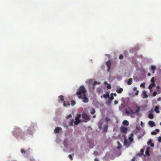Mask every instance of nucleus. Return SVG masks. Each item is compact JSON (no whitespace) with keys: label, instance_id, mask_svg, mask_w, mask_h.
Listing matches in <instances>:
<instances>
[{"label":"nucleus","instance_id":"nucleus-1","mask_svg":"<svg viewBox=\"0 0 161 161\" xmlns=\"http://www.w3.org/2000/svg\"><path fill=\"white\" fill-rule=\"evenodd\" d=\"M30 130L31 128H29L27 129V133L24 132H23L19 128L17 127L14 131L13 134L14 136L16 137L19 136L22 138H23L27 135L29 132H30Z\"/></svg>","mask_w":161,"mask_h":161},{"label":"nucleus","instance_id":"nucleus-2","mask_svg":"<svg viewBox=\"0 0 161 161\" xmlns=\"http://www.w3.org/2000/svg\"><path fill=\"white\" fill-rule=\"evenodd\" d=\"M86 91L84 86H80L76 92V94L78 95L79 98H81L82 95L86 94Z\"/></svg>","mask_w":161,"mask_h":161},{"label":"nucleus","instance_id":"nucleus-3","mask_svg":"<svg viewBox=\"0 0 161 161\" xmlns=\"http://www.w3.org/2000/svg\"><path fill=\"white\" fill-rule=\"evenodd\" d=\"M82 118L84 119V122H87L90 119V116L86 113H84L82 115Z\"/></svg>","mask_w":161,"mask_h":161},{"label":"nucleus","instance_id":"nucleus-4","mask_svg":"<svg viewBox=\"0 0 161 161\" xmlns=\"http://www.w3.org/2000/svg\"><path fill=\"white\" fill-rule=\"evenodd\" d=\"M125 113L127 114H135L134 111L131 108L129 107L125 109Z\"/></svg>","mask_w":161,"mask_h":161},{"label":"nucleus","instance_id":"nucleus-5","mask_svg":"<svg viewBox=\"0 0 161 161\" xmlns=\"http://www.w3.org/2000/svg\"><path fill=\"white\" fill-rule=\"evenodd\" d=\"M81 117V115L78 114L75 118V121L74 122L75 125H77L81 122V120L80 119Z\"/></svg>","mask_w":161,"mask_h":161},{"label":"nucleus","instance_id":"nucleus-6","mask_svg":"<svg viewBox=\"0 0 161 161\" xmlns=\"http://www.w3.org/2000/svg\"><path fill=\"white\" fill-rule=\"evenodd\" d=\"M120 130L121 132L123 133H125L128 130L127 128L123 126H121L120 128Z\"/></svg>","mask_w":161,"mask_h":161},{"label":"nucleus","instance_id":"nucleus-7","mask_svg":"<svg viewBox=\"0 0 161 161\" xmlns=\"http://www.w3.org/2000/svg\"><path fill=\"white\" fill-rule=\"evenodd\" d=\"M83 98V102L87 103L88 102L89 99L86 97V94L82 95V97L81 98Z\"/></svg>","mask_w":161,"mask_h":161},{"label":"nucleus","instance_id":"nucleus-8","mask_svg":"<svg viewBox=\"0 0 161 161\" xmlns=\"http://www.w3.org/2000/svg\"><path fill=\"white\" fill-rule=\"evenodd\" d=\"M106 64L107 66L108 67L107 71H108V72L109 71V70H110V67H111V63L110 61L109 60H108L106 62Z\"/></svg>","mask_w":161,"mask_h":161},{"label":"nucleus","instance_id":"nucleus-9","mask_svg":"<svg viewBox=\"0 0 161 161\" xmlns=\"http://www.w3.org/2000/svg\"><path fill=\"white\" fill-rule=\"evenodd\" d=\"M58 97L59 98L60 100L63 102V103H64L63 105H64V106L66 107L67 105H66V103H65V101L64 100V96L63 95H61L59 96Z\"/></svg>","mask_w":161,"mask_h":161},{"label":"nucleus","instance_id":"nucleus-10","mask_svg":"<svg viewBox=\"0 0 161 161\" xmlns=\"http://www.w3.org/2000/svg\"><path fill=\"white\" fill-rule=\"evenodd\" d=\"M62 130L61 127H56L54 130V132L55 133H58L59 132Z\"/></svg>","mask_w":161,"mask_h":161},{"label":"nucleus","instance_id":"nucleus-11","mask_svg":"<svg viewBox=\"0 0 161 161\" xmlns=\"http://www.w3.org/2000/svg\"><path fill=\"white\" fill-rule=\"evenodd\" d=\"M148 123L150 126L151 127H153L155 125V124L154 122L152 121H150L148 122Z\"/></svg>","mask_w":161,"mask_h":161},{"label":"nucleus","instance_id":"nucleus-12","mask_svg":"<svg viewBox=\"0 0 161 161\" xmlns=\"http://www.w3.org/2000/svg\"><path fill=\"white\" fill-rule=\"evenodd\" d=\"M29 150H26L23 149L21 150V152L23 154H25V153L28 154L29 153Z\"/></svg>","mask_w":161,"mask_h":161},{"label":"nucleus","instance_id":"nucleus-13","mask_svg":"<svg viewBox=\"0 0 161 161\" xmlns=\"http://www.w3.org/2000/svg\"><path fill=\"white\" fill-rule=\"evenodd\" d=\"M142 95L143 96V98H147L148 97V95L147 94V92L145 91H143Z\"/></svg>","mask_w":161,"mask_h":161},{"label":"nucleus","instance_id":"nucleus-14","mask_svg":"<svg viewBox=\"0 0 161 161\" xmlns=\"http://www.w3.org/2000/svg\"><path fill=\"white\" fill-rule=\"evenodd\" d=\"M155 86V84L154 83H152L149 86L148 88L149 89H151L153 87H154Z\"/></svg>","mask_w":161,"mask_h":161},{"label":"nucleus","instance_id":"nucleus-15","mask_svg":"<svg viewBox=\"0 0 161 161\" xmlns=\"http://www.w3.org/2000/svg\"><path fill=\"white\" fill-rule=\"evenodd\" d=\"M122 124L123 125L127 126H128L129 125L128 121L126 120H124L122 122Z\"/></svg>","mask_w":161,"mask_h":161},{"label":"nucleus","instance_id":"nucleus-16","mask_svg":"<svg viewBox=\"0 0 161 161\" xmlns=\"http://www.w3.org/2000/svg\"><path fill=\"white\" fill-rule=\"evenodd\" d=\"M103 96L104 98L105 99H106L107 98H108L109 97V92H108L106 94H103Z\"/></svg>","mask_w":161,"mask_h":161},{"label":"nucleus","instance_id":"nucleus-17","mask_svg":"<svg viewBox=\"0 0 161 161\" xmlns=\"http://www.w3.org/2000/svg\"><path fill=\"white\" fill-rule=\"evenodd\" d=\"M140 111V108L139 106H137V108L135 111V114H138Z\"/></svg>","mask_w":161,"mask_h":161},{"label":"nucleus","instance_id":"nucleus-18","mask_svg":"<svg viewBox=\"0 0 161 161\" xmlns=\"http://www.w3.org/2000/svg\"><path fill=\"white\" fill-rule=\"evenodd\" d=\"M108 125H105L103 128V131L104 132H106L108 130Z\"/></svg>","mask_w":161,"mask_h":161},{"label":"nucleus","instance_id":"nucleus-19","mask_svg":"<svg viewBox=\"0 0 161 161\" xmlns=\"http://www.w3.org/2000/svg\"><path fill=\"white\" fill-rule=\"evenodd\" d=\"M154 111L157 113H160V111L159 110V107L158 106H157L155 107Z\"/></svg>","mask_w":161,"mask_h":161},{"label":"nucleus","instance_id":"nucleus-20","mask_svg":"<svg viewBox=\"0 0 161 161\" xmlns=\"http://www.w3.org/2000/svg\"><path fill=\"white\" fill-rule=\"evenodd\" d=\"M113 93H111V97H108L109 98L108 101H111L114 99V97L113 96Z\"/></svg>","mask_w":161,"mask_h":161},{"label":"nucleus","instance_id":"nucleus-21","mask_svg":"<svg viewBox=\"0 0 161 161\" xmlns=\"http://www.w3.org/2000/svg\"><path fill=\"white\" fill-rule=\"evenodd\" d=\"M117 143L118 146L117 147L118 149H120L122 147V145L119 141H117Z\"/></svg>","mask_w":161,"mask_h":161},{"label":"nucleus","instance_id":"nucleus-22","mask_svg":"<svg viewBox=\"0 0 161 161\" xmlns=\"http://www.w3.org/2000/svg\"><path fill=\"white\" fill-rule=\"evenodd\" d=\"M123 91V89L120 88L119 89L116 90V92L118 93H121Z\"/></svg>","mask_w":161,"mask_h":161},{"label":"nucleus","instance_id":"nucleus-23","mask_svg":"<svg viewBox=\"0 0 161 161\" xmlns=\"http://www.w3.org/2000/svg\"><path fill=\"white\" fill-rule=\"evenodd\" d=\"M74 120L73 119H70V122L69 123V125L70 126H72L73 125V124L74 123Z\"/></svg>","mask_w":161,"mask_h":161},{"label":"nucleus","instance_id":"nucleus-24","mask_svg":"<svg viewBox=\"0 0 161 161\" xmlns=\"http://www.w3.org/2000/svg\"><path fill=\"white\" fill-rule=\"evenodd\" d=\"M132 78H130L129 80H128V81L127 82V84L128 85H130L132 84Z\"/></svg>","mask_w":161,"mask_h":161},{"label":"nucleus","instance_id":"nucleus-25","mask_svg":"<svg viewBox=\"0 0 161 161\" xmlns=\"http://www.w3.org/2000/svg\"><path fill=\"white\" fill-rule=\"evenodd\" d=\"M154 116L153 114L152 113H150L148 114V118L151 119H152L153 118Z\"/></svg>","mask_w":161,"mask_h":161},{"label":"nucleus","instance_id":"nucleus-26","mask_svg":"<svg viewBox=\"0 0 161 161\" xmlns=\"http://www.w3.org/2000/svg\"><path fill=\"white\" fill-rule=\"evenodd\" d=\"M124 145L125 146H127V145H128V142L126 140V139H124Z\"/></svg>","mask_w":161,"mask_h":161},{"label":"nucleus","instance_id":"nucleus-27","mask_svg":"<svg viewBox=\"0 0 161 161\" xmlns=\"http://www.w3.org/2000/svg\"><path fill=\"white\" fill-rule=\"evenodd\" d=\"M100 84V82H98L96 81H94L93 83V86H95L96 85Z\"/></svg>","mask_w":161,"mask_h":161},{"label":"nucleus","instance_id":"nucleus-28","mask_svg":"<svg viewBox=\"0 0 161 161\" xmlns=\"http://www.w3.org/2000/svg\"><path fill=\"white\" fill-rule=\"evenodd\" d=\"M74 155V154H69V158L71 159V160H73V158L72 157V156Z\"/></svg>","mask_w":161,"mask_h":161},{"label":"nucleus","instance_id":"nucleus-29","mask_svg":"<svg viewBox=\"0 0 161 161\" xmlns=\"http://www.w3.org/2000/svg\"><path fill=\"white\" fill-rule=\"evenodd\" d=\"M151 69L152 70H155L156 69V66L154 65H152L151 66Z\"/></svg>","mask_w":161,"mask_h":161},{"label":"nucleus","instance_id":"nucleus-30","mask_svg":"<svg viewBox=\"0 0 161 161\" xmlns=\"http://www.w3.org/2000/svg\"><path fill=\"white\" fill-rule=\"evenodd\" d=\"M93 154L95 156H97L98 155V153L97 151H94L93 152Z\"/></svg>","mask_w":161,"mask_h":161},{"label":"nucleus","instance_id":"nucleus-31","mask_svg":"<svg viewBox=\"0 0 161 161\" xmlns=\"http://www.w3.org/2000/svg\"><path fill=\"white\" fill-rule=\"evenodd\" d=\"M95 112V110L94 108H93L92 110V111L91 112V114H93Z\"/></svg>","mask_w":161,"mask_h":161},{"label":"nucleus","instance_id":"nucleus-32","mask_svg":"<svg viewBox=\"0 0 161 161\" xmlns=\"http://www.w3.org/2000/svg\"><path fill=\"white\" fill-rule=\"evenodd\" d=\"M129 140L130 142H132L133 141V138L130 136V137L129 138Z\"/></svg>","mask_w":161,"mask_h":161},{"label":"nucleus","instance_id":"nucleus-33","mask_svg":"<svg viewBox=\"0 0 161 161\" xmlns=\"http://www.w3.org/2000/svg\"><path fill=\"white\" fill-rule=\"evenodd\" d=\"M105 121L107 122H109L110 121V118H108V117H106L105 118Z\"/></svg>","mask_w":161,"mask_h":161},{"label":"nucleus","instance_id":"nucleus-34","mask_svg":"<svg viewBox=\"0 0 161 161\" xmlns=\"http://www.w3.org/2000/svg\"><path fill=\"white\" fill-rule=\"evenodd\" d=\"M75 104V102L74 100H72L71 101V104L73 106Z\"/></svg>","mask_w":161,"mask_h":161},{"label":"nucleus","instance_id":"nucleus-35","mask_svg":"<svg viewBox=\"0 0 161 161\" xmlns=\"http://www.w3.org/2000/svg\"><path fill=\"white\" fill-rule=\"evenodd\" d=\"M103 122L102 121H100L98 123V125H102L103 124Z\"/></svg>","mask_w":161,"mask_h":161},{"label":"nucleus","instance_id":"nucleus-36","mask_svg":"<svg viewBox=\"0 0 161 161\" xmlns=\"http://www.w3.org/2000/svg\"><path fill=\"white\" fill-rule=\"evenodd\" d=\"M140 86L144 88L145 87V83H141L140 84Z\"/></svg>","mask_w":161,"mask_h":161},{"label":"nucleus","instance_id":"nucleus-37","mask_svg":"<svg viewBox=\"0 0 161 161\" xmlns=\"http://www.w3.org/2000/svg\"><path fill=\"white\" fill-rule=\"evenodd\" d=\"M107 87L108 89H110L111 88V85L109 84L107 85Z\"/></svg>","mask_w":161,"mask_h":161},{"label":"nucleus","instance_id":"nucleus-38","mask_svg":"<svg viewBox=\"0 0 161 161\" xmlns=\"http://www.w3.org/2000/svg\"><path fill=\"white\" fill-rule=\"evenodd\" d=\"M156 134V132L154 131H153L151 132V134L152 135H155Z\"/></svg>","mask_w":161,"mask_h":161},{"label":"nucleus","instance_id":"nucleus-39","mask_svg":"<svg viewBox=\"0 0 161 161\" xmlns=\"http://www.w3.org/2000/svg\"><path fill=\"white\" fill-rule=\"evenodd\" d=\"M119 58L120 59H123V55L122 54H120L119 56Z\"/></svg>","mask_w":161,"mask_h":161},{"label":"nucleus","instance_id":"nucleus-40","mask_svg":"<svg viewBox=\"0 0 161 161\" xmlns=\"http://www.w3.org/2000/svg\"><path fill=\"white\" fill-rule=\"evenodd\" d=\"M145 153L147 155V156H149V151L148 150H147L146 152H145Z\"/></svg>","mask_w":161,"mask_h":161},{"label":"nucleus","instance_id":"nucleus-41","mask_svg":"<svg viewBox=\"0 0 161 161\" xmlns=\"http://www.w3.org/2000/svg\"><path fill=\"white\" fill-rule=\"evenodd\" d=\"M157 93L155 91L153 92V96H155L157 95Z\"/></svg>","mask_w":161,"mask_h":161},{"label":"nucleus","instance_id":"nucleus-42","mask_svg":"<svg viewBox=\"0 0 161 161\" xmlns=\"http://www.w3.org/2000/svg\"><path fill=\"white\" fill-rule=\"evenodd\" d=\"M140 152L141 154L143 155L144 153V150L143 149H141L140 150Z\"/></svg>","mask_w":161,"mask_h":161},{"label":"nucleus","instance_id":"nucleus-43","mask_svg":"<svg viewBox=\"0 0 161 161\" xmlns=\"http://www.w3.org/2000/svg\"><path fill=\"white\" fill-rule=\"evenodd\" d=\"M154 77L152 78L151 79V82L152 83H154Z\"/></svg>","mask_w":161,"mask_h":161},{"label":"nucleus","instance_id":"nucleus-44","mask_svg":"<svg viewBox=\"0 0 161 161\" xmlns=\"http://www.w3.org/2000/svg\"><path fill=\"white\" fill-rule=\"evenodd\" d=\"M139 93V91L138 90H136V92L135 93V96H137L138 94Z\"/></svg>","mask_w":161,"mask_h":161},{"label":"nucleus","instance_id":"nucleus-45","mask_svg":"<svg viewBox=\"0 0 161 161\" xmlns=\"http://www.w3.org/2000/svg\"><path fill=\"white\" fill-rule=\"evenodd\" d=\"M158 141L159 142H161V137H159L158 139Z\"/></svg>","mask_w":161,"mask_h":161},{"label":"nucleus","instance_id":"nucleus-46","mask_svg":"<svg viewBox=\"0 0 161 161\" xmlns=\"http://www.w3.org/2000/svg\"><path fill=\"white\" fill-rule=\"evenodd\" d=\"M66 103V105H67V106H69L70 105V103H69V102H65Z\"/></svg>","mask_w":161,"mask_h":161},{"label":"nucleus","instance_id":"nucleus-47","mask_svg":"<svg viewBox=\"0 0 161 161\" xmlns=\"http://www.w3.org/2000/svg\"><path fill=\"white\" fill-rule=\"evenodd\" d=\"M89 83H91V82H92L93 81L92 80V79H89Z\"/></svg>","mask_w":161,"mask_h":161},{"label":"nucleus","instance_id":"nucleus-48","mask_svg":"<svg viewBox=\"0 0 161 161\" xmlns=\"http://www.w3.org/2000/svg\"><path fill=\"white\" fill-rule=\"evenodd\" d=\"M152 142V141L151 140H149V141L147 142V144L148 145H149Z\"/></svg>","mask_w":161,"mask_h":161},{"label":"nucleus","instance_id":"nucleus-49","mask_svg":"<svg viewBox=\"0 0 161 161\" xmlns=\"http://www.w3.org/2000/svg\"><path fill=\"white\" fill-rule=\"evenodd\" d=\"M30 161H35V160L33 158H31L30 159Z\"/></svg>","mask_w":161,"mask_h":161},{"label":"nucleus","instance_id":"nucleus-50","mask_svg":"<svg viewBox=\"0 0 161 161\" xmlns=\"http://www.w3.org/2000/svg\"><path fill=\"white\" fill-rule=\"evenodd\" d=\"M72 117V115L70 114H69L68 117H67V118H71Z\"/></svg>","mask_w":161,"mask_h":161},{"label":"nucleus","instance_id":"nucleus-51","mask_svg":"<svg viewBox=\"0 0 161 161\" xmlns=\"http://www.w3.org/2000/svg\"><path fill=\"white\" fill-rule=\"evenodd\" d=\"M98 128L99 129L101 130L102 129V125H98Z\"/></svg>","mask_w":161,"mask_h":161},{"label":"nucleus","instance_id":"nucleus-52","mask_svg":"<svg viewBox=\"0 0 161 161\" xmlns=\"http://www.w3.org/2000/svg\"><path fill=\"white\" fill-rule=\"evenodd\" d=\"M136 129L138 130H140V127H139L136 126Z\"/></svg>","mask_w":161,"mask_h":161},{"label":"nucleus","instance_id":"nucleus-53","mask_svg":"<svg viewBox=\"0 0 161 161\" xmlns=\"http://www.w3.org/2000/svg\"><path fill=\"white\" fill-rule=\"evenodd\" d=\"M150 146L151 147H153L154 146V143H151V144H150Z\"/></svg>","mask_w":161,"mask_h":161},{"label":"nucleus","instance_id":"nucleus-54","mask_svg":"<svg viewBox=\"0 0 161 161\" xmlns=\"http://www.w3.org/2000/svg\"><path fill=\"white\" fill-rule=\"evenodd\" d=\"M136 160L135 157H133L131 159V161H135Z\"/></svg>","mask_w":161,"mask_h":161},{"label":"nucleus","instance_id":"nucleus-55","mask_svg":"<svg viewBox=\"0 0 161 161\" xmlns=\"http://www.w3.org/2000/svg\"><path fill=\"white\" fill-rule=\"evenodd\" d=\"M63 125L64 127H66L67 128L68 127V126L64 124Z\"/></svg>","mask_w":161,"mask_h":161},{"label":"nucleus","instance_id":"nucleus-56","mask_svg":"<svg viewBox=\"0 0 161 161\" xmlns=\"http://www.w3.org/2000/svg\"><path fill=\"white\" fill-rule=\"evenodd\" d=\"M104 84L105 85H107L108 84V82L107 81H105L104 82Z\"/></svg>","mask_w":161,"mask_h":161},{"label":"nucleus","instance_id":"nucleus-57","mask_svg":"<svg viewBox=\"0 0 161 161\" xmlns=\"http://www.w3.org/2000/svg\"><path fill=\"white\" fill-rule=\"evenodd\" d=\"M133 90H134V91H136L137 90V88L136 87H134L133 88Z\"/></svg>","mask_w":161,"mask_h":161},{"label":"nucleus","instance_id":"nucleus-58","mask_svg":"<svg viewBox=\"0 0 161 161\" xmlns=\"http://www.w3.org/2000/svg\"><path fill=\"white\" fill-rule=\"evenodd\" d=\"M156 131H157V132H159V130H158V129H156Z\"/></svg>","mask_w":161,"mask_h":161},{"label":"nucleus","instance_id":"nucleus-59","mask_svg":"<svg viewBox=\"0 0 161 161\" xmlns=\"http://www.w3.org/2000/svg\"><path fill=\"white\" fill-rule=\"evenodd\" d=\"M94 160L95 161H99L98 159L97 158H95L94 159Z\"/></svg>","mask_w":161,"mask_h":161},{"label":"nucleus","instance_id":"nucleus-60","mask_svg":"<svg viewBox=\"0 0 161 161\" xmlns=\"http://www.w3.org/2000/svg\"><path fill=\"white\" fill-rule=\"evenodd\" d=\"M147 75L148 76H150V75H151V74L150 73H148L147 74Z\"/></svg>","mask_w":161,"mask_h":161},{"label":"nucleus","instance_id":"nucleus-61","mask_svg":"<svg viewBox=\"0 0 161 161\" xmlns=\"http://www.w3.org/2000/svg\"><path fill=\"white\" fill-rule=\"evenodd\" d=\"M156 88L157 89H159L160 88V87H159V86H157Z\"/></svg>","mask_w":161,"mask_h":161},{"label":"nucleus","instance_id":"nucleus-62","mask_svg":"<svg viewBox=\"0 0 161 161\" xmlns=\"http://www.w3.org/2000/svg\"><path fill=\"white\" fill-rule=\"evenodd\" d=\"M113 95H114V96H116V94L115 93H113Z\"/></svg>","mask_w":161,"mask_h":161},{"label":"nucleus","instance_id":"nucleus-63","mask_svg":"<svg viewBox=\"0 0 161 161\" xmlns=\"http://www.w3.org/2000/svg\"><path fill=\"white\" fill-rule=\"evenodd\" d=\"M143 125V123L142 121H141V125Z\"/></svg>","mask_w":161,"mask_h":161},{"label":"nucleus","instance_id":"nucleus-64","mask_svg":"<svg viewBox=\"0 0 161 161\" xmlns=\"http://www.w3.org/2000/svg\"><path fill=\"white\" fill-rule=\"evenodd\" d=\"M114 103L115 104H116L118 103V102L116 101H114Z\"/></svg>","mask_w":161,"mask_h":161}]
</instances>
